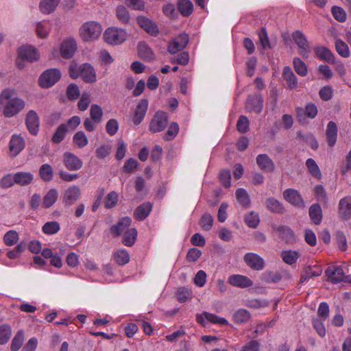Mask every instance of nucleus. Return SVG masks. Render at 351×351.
<instances>
[{"label": "nucleus", "instance_id": "nucleus-1", "mask_svg": "<svg viewBox=\"0 0 351 351\" xmlns=\"http://www.w3.org/2000/svg\"><path fill=\"white\" fill-rule=\"evenodd\" d=\"M25 106V101L11 88H5L0 94V109L5 117H12Z\"/></svg>", "mask_w": 351, "mask_h": 351}, {"label": "nucleus", "instance_id": "nucleus-2", "mask_svg": "<svg viewBox=\"0 0 351 351\" xmlns=\"http://www.w3.org/2000/svg\"><path fill=\"white\" fill-rule=\"evenodd\" d=\"M69 73L72 78L76 79L81 76L86 83H94L97 81V75L94 67L88 63L82 64L79 66H71Z\"/></svg>", "mask_w": 351, "mask_h": 351}, {"label": "nucleus", "instance_id": "nucleus-3", "mask_svg": "<svg viewBox=\"0 0 351 351\" xmlns=\"http://www.w3.org/2000/svg\"><path fill=\"white\" fill-rule=\"evenodd\" d=\"M101 32V25L96 21L86 22L79 29L80 36L84 42H93L97 40Z\"/></svg>", "mask_w": 351, "mask_h": 351}, {"label": "nucleus", "instance_id": "nucleus-4", "mask_svg": "<svg viewBox=\"0 0 351 351\" xmlns=\"http://www.w3.org/2000/svg\"><path fill=\"white\" fill-rule=\"evenodd\" d=\"M104 38L106 42L110 45H119L126 40L127 33L121 28L111 27L106 29Z\"/></svg>", "mask_w": 351, "mask_h": 351}, {"label": "nucleus", "instance_id": "nucleus-5", "mask_svg": "<svg viewBox=\"0 0 351 351\" xmlns=\"http://www.w3.org/2000/svg\"><path fill=\"white\" fill-rule=\"evenodd\" d=\"M61 77V73L57 69L45 71L40 76L38 83L40 87L48 88L53 86Z\"/></svg>", "mask_w": 351, "mask_h": 351}, {"label": "nucleus", "instance_id": "nucleus-6", "mask_svg": "<svg viewBox=\"0 0 351 351\" xmlns=\"http://www.w3.org/2000/svg\"><path fill=\"white\" fill-rule=\"evenodd\" d=\"M292 38L298 47V53L304 58H308L311 47L305 35L300 31H295L292 34Z\"/></svg>", "mask_w": 351, "mask_h": 351}, {"label": "nucleus", "instance_id": "nucleus-7", "mask_svg": "<svg viewBox=\"0 0 351 351\" xmlns=\"http://www.w3.org/2000/svg\"><path fill=\"white\" fill-rule=\"evenodd\" d=\"M18 57L29 62L38 61L40 59V52L32 45H23L17 51Z\"/></svg>", "mask_w": 351, "mask_h": 351}, {"label": "nucleus", "instance_id": "nucleus-8", "mask_svg": "<svg viewBox=\"0 0 351 351\" xmlns=\"http://www.w3.org/2000/svg\"><path fill=\"white\" fill-rule=\"evenodd\" d=\"M196 321L198 324L203 326H206V322L219 326H225L228 324V321L226 319L206 311H204L202 313H197L196 315Z\"/></svg>", "mask_w": 351, "mask_h": 351}, {"label": "nucleus", "instance_id": "nucleus-9", "mask_svg": "<svg viewBox=\"0 0 351 351\" xmlns=\"http://www.w3.org/2000/svg\"><path fill=\"white\" fill-rule=\"evenodd\" d=\"M168 122L167 114L163 111H158L152 118L149 124V130L152 133L162 131Z\"/></svg>", "mask_w": 351, "mask_h": 351}, {"label": "nucleus", "instance_id": "nucleus-10", "mask_svg": "<svg viewBox=\"0 0 351 351\" xmlns=\"http://www.w3.org/2000/svg\"><path fill=\"white\" fill-rule=\"evenodd\" d=\"M62 162L65 167L69 171H77L82 168L83 162L74 154L66 152L63 154Z\"/></svg>", "mask_w": 351, "mask_h": 351}, {"label": "nucleus", "instance_id": "nucleus-11", "mask_svg": "<svg viewBox=\"0 0 351 351\" xmlns=\"http://www.w3.org/2000/svg\"><path fill=\"white\" fill-rule=\"evenodd\" d=\"M77 49V43L75 39L69 38L64 39L60 47V55L65 59H69L73 57Z\"/></svg>", "mask_w": 351, "mask_h": 351}, {"label": "nucleus", "instance_id": "nucleus-12", "mask_svg": "<svg viewBox=\"0 0 351 351\" xmlns=\"http://www.w3.org/2000/svg\"><path fill=\"white\" fill-rule=\"evenodd\" d=\"M189 42V36L186 34H181L174 38L169 44L168 51L176 53L183 49Z\"/></svg>", "mask_w": 351, "mask_h": 351}, {"label": "nucleus", "instance_id": "nucleus-13", "mask_svg": "<svg viewBox=\"0 0 351 351\" xmlns=\"http://www.w3.org/2000/svg\"><path fill=\"white\" fill-rule=\"evenodd\" d=\"M244 261L252 269L260 271L265 267V261L255 253H247L244 256Z\"/></svg>", "mask_w": 351, "mask_h": 351}, {"label": "nucleus", "instance_id": "nucleus-14", "mask_svg": "<svg viewBox=\"0 0 351 351\" xmlns=\"http://www.w3.org/2000/svg\"><path fill=\"white\" fill-rule=\"evenodd\" d=\"M80 194L81 191L77 186H70L64 191L63 203L66 206L73 204L79 199Z\"/></svg>", "mask_w": 351, "mask_h": 351}, {"label": "nucleus", "instance_id": "nucleus-15", "mask_svg": "<svg viewBox=\"0 0 351 351\" xmlns=\"http://www.w3.org/2000/svg\"><path fill=\"white\" fill-rule=\"evenodd\" d=\"M25 141L20 135L13 134L9 143L10 156H16L25 148Z\"/></svg>", "mask_w": 351, "mask_h": 351}, {"label": "nucleus", "instance_id": "nucleus-16", "mask_svg": "<svg viewBox=\"0 0 351 351\" xmlns=\"http://www.w3.org/2000/svg\"><path fill=\"white\" fill-rule=\"evenodd\" d=\"M326 274L329 280L333 284L341 282L345 278V274L343 269L338 265L328 267L326 270Z\"/></svg>", "mask_w": 351, "mask_h": 351}, {"label": "nucleus", "instance_id": "nucleus-17", "mask_svg": "<svg viewBox=\"0 0 351 351\" xmlns=\"http://www.w3.org/2000/svg\"><path fill=\"white\" fill-rule=\"evenodd\" d=\"M283 197L287 202L295 206L304 208L305 206L301 195L297 190L293 189H286L283 192Z\"/></svg>", "mask_w": 351, "mask_h": 351}, {"label": "nucleus", "instance_id": "nucleus-18", "mask_svg": "<svg viewBox=\"0 0 351 351\" xmlns=\"http://www.w3.org/2000/svg\"><path fill=\"white\" fill-rule=\"evenodd\" d=\"M25 123L29 132L33 135H36L40 123L38 114L34 110H29L27 112Z\"/></svg>", "mask_w": 351, "mask_h": 351}, {"label": "nucleus", "instance_id": "nucleus-19", "mask_svg": "<svg viewBox=\"0 0 351 351\" xmlns=\"http://www.w3.org/2000/svg\"><path fill=\"white\" fill-rule=\"evenodd\" d=\"M228 282L231 285L240 288H247L253 285V282L248 277L239 274L231 275Z\"/></svg>", "mask_w": 351, "mask_h": 351}, {"label": "nucleus", "instance_id": "nucleus-20", "mask_svg": "<svg viewBox=\"0 0 351 351\" xmlns=\"http://www.w3.org/2000/svg\"><path fill=\"white\" fill-rule=\"evenodd\" d=\"M339 215L343 219L351 218V197L347 196L340 199L339 202Z\"/></svg>", "mask_w": 351, "mask_h": 351}, {"label": "nucleus", "instance_id": "nucleus-21", "mask_svg": "<svg viewBox=\"0 0 351 351\" xmlns=\"http://www.w3.org/2000/svg\"><path fill=\"white\" fill-rule=\"evenodd\" d=\"M148 108V100L141 99L137 106L133 117V122L135 125H139L143 120Z\"/></svg>", "mask_w": 351, "mask_h": 351}, {"label": "nucleus", "instance_id": "nucleus-22", "mask_svg": "<svg viewBox=\"0 0 351 351\" xmlns=\"http://www.w3.org/2000/svg\"><path fill=\"white\" fill-rule=\"evenodd\" d=\"M34 28L37 37L41 39L47 38L51 32V25L46 21L34 23Z\"/></svg>", "mask_w": 351, "mask_h": 351}, {"label": "nucleus", "instance_id": "nucleus-23", "mask_svg": "<svg viewBox=\"0 0 351 351\" xmlns=\"http://www.w3.org/2000/svg\"><path fill=\"white\" fill-rule=\"evenodd\" d=\"M256 163L264 171L271 172L275 168L272 160L267 154H259L256 157Z\"/></svg>", "mask_w": 351, "mask_h": 351}, {"label": "nucleus", "instance_id": "nucleus-24", "mask_svg": "<svg viewBox=\"0 0 351 351\" xmlns=\"http://www.w3.org/2000/svg\"><path fill=\"white\" fill-rule=\"evenodd\" d=\"M137 21L138 25L150 35L155 36L158 32L157 26L149 19L145 16H138Z\"/></svg>", "mask_w": 351, "mask_h": 351}, {"label": "nucleus", "instance_id": "nucleus-25", "mask_svg": "<svg viewBox=\"0 0 351 351\" xmlns=\"http://www.w3.org/2000/svg\"><path fill=\"white\" fill-rule=\"evenodd\" d=\"M326 139L328 145L333 147L337 141V126L334 121H329L326 131Z\"/></svg>", "mask_w": 351, "mask_h": 351}, {"label": "nucleus", "instance_id": "nucleus-26", "mask_svg": "<svg viewBox=\"0 0 351 351\" xmlns=\"http://www.w3.org/2000/svg\"><path fill=\"white\" fill-rule=\"evenodd\" d=\"M131 221V219L128 217H123L117 225L112 226L110 228L111 233L115 236L120 235L128 228L130 226Z\"/></svg>", "mask_w": 351, "mask_h": 351}, {"label": "nucleus", "instance_id": "nucleus-27", "mask_svg": "<svg viewBox=\"0 0 351 351\" xmlns=\"http://www.w3.org/2000/svg\"><path fill=\"white\" fill-rule=\"evenodd\" d=\"M315 56L322 60H325L328 63L334 61V56L332 52L326 47L318 46L314 49Z\"/></svg>", "mask_w": 351, "mask_h": 351}, {"label": "nucleus", "instance_id": "nucleus-28", "mask_svg": "<svg viewBox=\"0 0 351 351\" xmlns=\"http://www.w3.org/2000/svg\"><path fill=\"white\" fill-rule=\"evenodd\" d=\"M152 205L149 202H145L138 206L134 212L136 219L142 221L145 219L150 213Z\"/></svg>", "mask_w": 351, "mask_h": 351}, {"label": "nucleus", "instance_id": "nucleus-29", "mask_svg": "<svg viewBox=\"0 0 351 351\" xmlns=\"http://www.w3.org/2000/svg\"><path fill=\"white\" fill-rule=\"evenodd\" d=\"M59 3L60 0H41L39 8L42 13L49 14L55 10Z\"/></svg>", "mask_w": 351, "mask_h": 351}, {"label": "nucleus", "instance_id": "nucleus-30", "mask_svg": "<svg viewBox=\"0 0 351 351\" xmlns=\"http://www.w3.org/2000/svg\"><path fill=\"white\" fill-rule=\"evenodd\" d=\"M15 183L21 186H26L31 184L34 180V176L30 172L21 171L14 173Z\"/></svg>", "mask_w": 351, "mask_h": 351}, {"label": "nucleus", "instance_id": "nucleus-31", "mask_svg": "<svg viewBox=\"0 0 351 351\" xmlns=\"http://www.w3.org/2000/svg\"><path fill=\"white\" fill-rule=\"evenodd\" d=\"M58 192L55 189H51L44 196L43 206L45 208L51 207L57 201Z\"/></svg>", "mask_w": 351, "mask_h": 351}, {"label": "nucleus", "instance_id": "nucleus-32", "mask_svg": "<svg viewBox=\"0 0 351 351\" xmlns=\"http://www.w3.org/2000/svg\"><path fill=\"white\" fill-rule=\"evenodd\" d=\"M280 256L285 263L291 265L296 263L300 254L298 251L289 250H283L281 252Z\"/></svg>", "mask_w": 351, "mask_h": 351}, {"label": "nucleus", "instance_id": "nucleus-33", "mask_svg": "<svg viewBox=\"0 0 351 351\" xmlns=\"http://www.w3.org/2000/svg\"><path fill=\"white\" fill-rule=\"evenodd\" d=\"M283 77L290 88H295L298 86L297 77L289 66H285L283 70Z\"/></svg>", "mask_w": 351, "mask_h": 351}, {"label": "nucleus", "instance_id": "nucleus-34", "mask_svg": "<svg viewBox=\"0 0 351 351\" xmlns=\"http://www.w3.org/2000/svg\"><path fill=\"white\" fill-rule=\"evenodd\" d=\"M309 216L315 224H319L322 219V210L318 204H313L309 208Z\"/></svg>", "mask_w": 351, "mask_h": 351}, {"label": "nucleus", "instance_id": "nucleus-35", "mask_svg": "<svg viewBox=\"0 0 351 351\" xmlns=\"http://www.w3.org/2000/svg\"><path fill=\"white\" fill-rule=\"evenodd\" d=\"M113 257L114 261L119 265H123L127 264L130 259L128 252L125 249H119L114 252Z\"/></svg>", "mask_w": 351, "mask_h": 351}, {"label": "nucleus", "instance_id": "nucleus-36", "mask_svg": "<svg viewBox=\"0 0 351 351\" xmlns=\"http://www.w3.org/2000/svg\"><path fill=\"white\" fill-rule=\"evenodd\" d=\"M138 55L144 60H151L154 58L152 49L145 42L138 43Z\"/></svg>", "mask_w": 351, "mask_h": 351}, {"label": "nucleus", "instance_id": "nucleus-37", "mask_svg": "<svg viewBox=\"0 0 351 351\" xmlns=\"http://www.w3.org/2000/svg\"><path fill=\"white\" fill-rule=\"evenodd\" d=\"M250 317V313L247 310L240 308L233 313L232 319L234 323L241 324L247 322Z\"/></svg>", "mask_w": 351, "mask_h": 351}, {"label": "nucleus", "instance_id": "nucleus-38", "mask_svg": "<svg viewBox=\"0 0 351 351\" xmlns=\"http://www.w3.org/2000/svg\"><path fill=\"white\" fill-rule=\"evenodd\" d=\"M39 176L45 182H50L53 177V170L52 167L49 164H44L39 169Z\"/></svg>", "mask_w": 351, "mask_h": 351}, {"label": "nucleus", "instance_id": "nucleus-39", "mask_svg": "<svg viewBox=\"0 0 351 351\" xmlns=\"http://www.w3.org/2000/svg\"><path fill=\"white\" fill-rule=\"evenodd\" d=\"M247 107L250 110L259 113L263 109V99L261 97H249L247 101Z\"/></svg>", "mask_w": 351, "mask_h": 351}, {"label": "nucleus", "instance_id": "nucleus-40", "mask_svg": "<svg viewBox=\"0 0 351 351\" xmlns=\"http://www.w3.org/2000/svg\"><path fill=\"white\" fill-rule=\"evenodd\" d=\"M178 8L182 16H188L193 12V5L190 0H179Z\"/></svg>", "mask_w": 351, "mask_h": 351}, {"label": "nucleus", "instance_id": "nucleus-41", "mask_svg": "<svg viewBox=\"0 0 351 351\" xmlns=\"http://www.w3.org/2000/svg\"><path fill=\"white\" fill-rule=\"evenodd\" d=\"M137 231L135 228H128L124 232L123 243L127 246H132L135 243Z\"/></svg>", "mask_w": 351, "mask_h": 351}, {"label": "nucleus", "instance_id": "nucleus-42", "mask_svg": "<svg viewBox=\"0 0 351 351\" xmlns=\"http://www.w3.org/2000/svg\"><path fill=\"white\" fill-rule=\"evenodd\" d=\"M266 206L267 209L273 213H282L284 211V206L277 199L270 197L266 200Z\"/></svg>", "mask_w": 351, "mask_h": 351}, {"label": "nucleus", "instance_id": "nucleus-43", "mask_svg": "<svg viewBox=\"0 0 351 351\" xmlns=\"http://www.w3.org/2000/svg\"><path fill=\"white\" fill-rule=\"evenodd\" d=\"M60 229V224L58 221H51L46 222L42 230L45 234L51 235L57 233Z\"/></svg>", "mask_w": 351, "mask_h": 351}, {"label": "nucleus", "instance_id": "nucleus-44", "mask_svg": "<svg viewBox=\"0 0 351 351\" xmlns=\"http://www.w3.org/2000/svg\"><path fill=\"white\" fill-rule=\"evenodd\" d=\"M24 341V332L19 330L12 340L10 349L12 351H18L22 346Z\"/></svg>", "mask_w": 351, "mask_h": 351}, {"label": "nucleus", "instance_id": "nucleus-45", "mask_svg": "<svg viewBox=\"0 0 351 351\" xmlns=\"http://www.w3.org/2000/svg\"><path fill=\"white\" fill-rule=\"evenodd\" d=\"M12 335V329L10 325L3 324L0 326V344H5Z\"/></svg>", "mask_w": 351, "mask_h": 351}, {"label": "nucleus", "instance_id": "nucleus-46", "mask_svg": "<svg viewBox=\"0 0 351 351\" xmlns=\"http://www.w3.org/2000/svg\"><path fill=\"white\" fill-rule=\"evenodd\" d=\"M73 142L77 147L82 148L88 144V140L84 132L79 131L74 134Z\"/></svg>", "mask_w": 351, "mask_h": 351}, {"label": "nucleus", "instance_id": "nucleus-47", "mask_svg": "<svg viewBox=\"0 0 351 351\" xmlns=\"http://www.w3.org/2000/svg\"><path fill=\"white\" fill-rule=\"evenodd\" d=\"M306 165L312 176L317 179H320L322 177V173L319 170L318 165L316 162L313 158L307 159L306 162Z\"/></svg>", "mask_w": 351, "mask_h": 351}, {"label": "nucleus", "instance_id": "nucleus-48", "mask_svg": "<svg viewBox=\"0 0 351 351\" xmlns=\"http://www.w3.org/2000/svg\"><path fill=\"white\" fill-rule=\"evenodd\" d=\"M293 66L295 72L301 75L306 76L308 73V69L306 64L299 58L293 59Z\"/></svg>", "mask_w": 351, "mask_h": 351}, {"label": "nucleus", "instance_id": "nucleus-49", "mask_svg": "<svg viewBox=\"0 0 351 351\" xmlns=\"http://www.w3.org/2000/svg\"><path fill=\"white\" fill-rule=\"evenodd\" d=\"M335 47L337 53L343 58H348L350 56V50L348 45L341 40H335Z\"/></svg>", "mask_w": 351, "mask_h": 351}, {"label": "nucleus", "instance_id": "nucleus-50", "mask_svg": "<svg viewBox=\"0 0 351 351\" xmlns=\"http://www.w3.org/2000/svg\"><path fill=\"white\" fill-rule=\"evenodd\" d=\"M19 241V234L14 230L7 232L3 237V241L7 246H12Z\"/></svg>", "mask_w": 351, "mask_h": 351}, {"label": "nucleus", "instance_id": "nucleus-51", "mask_svg": "<svg viewBox=\"0 0 351 351\" xmlns=\"http://www.w3.org/2000/svg\"><path fill=\"white\" fill-rule=\"evenodd\" d=\"M67 130V126L65 124L60 125L52 137L53 142L55 143H60L64 139Z\"/></svg>", "mask_w": 351, "mask_h": 351}, {"label": "nucleus", "instance_id": "nucleus-52", "mask_svg": "<svg viewBox=\"0 0 351 351\" xmlns=\"http://www.w3.org/2000/svg\"><path fill=\"white\" fill-rule=\"evenodd\" d=\"M245 221L249 227L256 228L260 221L258 215L254 212H250L245 215Z\"/></svg>", "mask_w": 351, "mask_h": 351}, {"label": "nucleus", "instance_id": "nucleus-53", "mask_svg": "<svg viewBox=\"0 0 351 351\" xmlns=\"http://www.w3.org/2000/svg\"><path fill=\"white\" fill-rule=\"evenodd\" d=\"M236 197L239 203L243 206H247L250 204V197L245 189H237L236 191Z\"/></svg>", "mask_w": 351, "mask_h": 351}, {"label": "nucleus", "instance_id": "nucleus-54", "mask_svg": "<svg viewBox=\"0 0 351 351\" xmlns=\"http://www.w3.org/2000/svg\"><path fill=\"white\" fill-rule=\"evenodd\" d=\"M90 115L94 121L97 123L100 122L103 115L101 108L97 104L92 105L90 110Z\"/></svg>", "mask_w": 351, "mask_h": 351}, {"label": "nucleus", "instance_id": "nucleus-55", "mask_svg": "<svg viewBox=\"0 0 351 351\" xmlns=\"http://www.w3.org/2000/svg\"><path fill=\"white\" fill-rule=\"evenodd\" d=\"M117 17L123 23H128L130 20V14L127 8L123 5H119L116 10Z\"/></svg>", "mask_w": 351, "mask_h": 351}, {"label": "nucleus", "instance_id": "nucleus-56", "mask_svg": "<svg viewBox=\"0 0 351 351\" xmlns=\"http://www.w3.org/2000/svg\"><path fill=\"white\" fill-rule=\"evenodd\" d=\"M213 225V218L208 214L205 213L200 219V226L204 230H210Z\"/></svg>", "mask_w": 351, "mask_h": 351}, {"label": "nucleus", "instance_id": "nucleus-57", "mask_svg": "<svg viewBox=\"0 0 351 351\" xmlns=\"http://www.w3.org/2000/svg\"><path fill=\"white\" fill-rule=\"evenodd\" d=\"M333 17L339 22H344L346 20L345 10L339 6H333L331 10Z\"/></svg>", "mask_w": 351, "mask_h": 351}, {"label": "nucleus", "instance_id": "nucleus-58", "mask_svg": "<svg viewBox=\"0 0 351 351\" xmlns=\"http://www.w3.org/2000/svg\"><path fill=\"white\" fill-rule=\"evenodd\" d=\"M191 296V291L186 287H180L177 291V299L180 302H185Z\"/></svg>", "mask_w": 351, "mask_h": 351}, {"label": "nucleus", "instance_id": "nucleus-59", "mask_svg": "<svg viewBox=\"0 0 351 351\" xmlns=\"http://www.w3.org/2000/svg\"><path fill=\"white\" fill-rule=\"evenodd\" d=\"M179 126L177 123H172L170 124L167 132L164 135V138L166 141L173 139L178 133Z\"/></svg>", "mask_w": 351, "mask_h": 351}, {"label": "nucleus", "instance_id": "nucleus-60", "mask_svg": "<svg viewBox=\"0 0 351 351\" xmlns=\"http://www.w3.org/2000/svg\"><path fill=\"white\" fill-rule=\"evenodd\" d=\"M314 193L317 199L321 202H326L328 200L326 192L322 185H317L314 188Z\"/></svg>", "mask_w": 351, "mask_h": 351}, {"label": "nucleus", "instance_id": "nucleus-61", "mask_svg": "<svg viewBox=\"0 0 351 351\" xmlns=\"http://www.w3.org/2000/svg\"><path fill=\"white\" fill-rule=\"evenodd\" d=\"M90 95L87 93H82L78 102V108L82 110H86L90 103Z\"/></svg>", "mask_w": 351, "mask_h": 351}, {"label": "nucleus", "instance_id": "nucleus-62", "mask_svg": "<svg viewBox=\"0 0 351 351\" xmlns=\"http://www.w3.org/2000/svg\"><path fill=\"white\" fill-rule=\"evenodd\" d=\"M206 277L207 275L204 271H198L194 278L195 285L199 287H204L206 282Z\"/></svg>", "mask_w": 351, "mask_h": 351}, {"label": "nucleus", "instance_id": "nucleus-63", "mask_svg": "<svg viewBox=\"0 0 351 351\" xmlns=\"http://www.w3.org/2000/svg\"><path fill=\"white\" fill-rule=\"evenodd\" d=\"M15 183V176L7 174L4 176L0 181V186L2 188H9Z\"/></svg>", "mask_w": 351, "mask_h": 351}, {"label": "nucleus", "instance_id": "nucleus-64", "mask_svg": "<svg viewBox=\"0 0 351 351\" xmlns=\"http://www.w3.org/2000/svg\"><path fill=\"white\" fill-rule=\"evenodd\" d=\"M237 127L241 133L246 132L249 129V121L245 116H241L237 121Z\"/></svg>", "mask_w": 351, "mask_h": 351}]
</instances>
